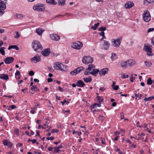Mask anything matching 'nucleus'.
I'll use <instances>...</instances> for the list:
<instances>
[{"label":"nucleus","instance_id":"ddd939ff","mask_svg":"<svg viewBox=\"0 0 154 154\" xmlns=\"http://www.w3.org/2000/svg\"><path fill=\"white\" fill-rule=\"evenodd\" d=\"M14 59L12 57H7L4 59V61L7 64H9L13 62Z\"/></svg>","mask_w":154,"mask_h":154},{"label":"nucleus","instance_id":"de8ad7c7","mask_svg":"<svg viewBox=\"0 0 154 154\" xmlns=\"http://www.w3.org/2000/svg\"><path fill=\"white\" fill-rule=\"evenodd\" d=\"M112 89L115 90H117L119 88L118 85H114L112 87Z\"/></svg>","mask_w":154,"mask_h":154},{"label":"nucleus","instance_id":"9d476101","mask_svg":"<svg viewBox=\"0 0 154 154\" xmlns=\"http://www.w3.org/2000/svg\"><path fill=\"white\" fill-rule=\"evenodd\" d=\"M84 68L82 66H80L77 68L73 71L70 72V74L71 76H74L79 74L80 72L84 69Z\"/></svg>","mask_w":154,"mask_h":154},{"label":"nucleus","instance_id":"58836bf2","mask_svg":"<svg viewBox=\"0 0 154 154\" xmlns=\"http://www.w3.org/2000/svg\"><path fill=\"white\" fill-rule=\"evenodd\" d=\"M99 31H101V32H104L106 30V27H100L98 29Z\"/></svg>","mask_w":154,"mask_h":154},{"label":"nucleus","instance_id":"2f4dec72","mask_svg":"<svg viewBox=\"0 0 154 154\" xmlns=\"http://www.w3.org/2000/svg\"><path fill=\"white\" fill-rule=\"evenodd\" d=\"M37 109V108H36L34 107H32L31 109L30 112L32 114H34L35 113V111Z\"/></svg>","mask_w":154,"mask_h":154},{"label":"nucleus","instance_id":"4468645a","mask_svg":"<svg viewBox=\"0 0 154 154\" xmlns=\"http://www.w3.org/2000/svg\"><path fill=\"white\" fill-rule=\"evenodd\" d=\"M108 70V68H105L102 69L100 70V71H99V74L100 76H103L106 74Z\"/></svg>","mask_w":154,"mask_h":154},{"label":"nucleus","instance_id":"20e7f679","mask_svg":"<svg viewBox=\"0 0 154 154\" xmlns=\"http://www.w3.org/2000/svg\"><path fill=\"white\" fill-rule=\"evenodd\" d=\"M45 5L42 3H38L35 5L33 7V9L34 10L38 11H43L45 9Z\"/></svg>","mask_w":154,"mask_h":154},{"label":"nucleus","instance_id":"5701e85b","mask_svg":"<svg viewBox=\"0 0 154 154\" xmlns=\"http://www.w3.org/2000/svg\"><path fill=\"white\" fill-rule=\"evenodd\" d=\"M45 30L42 28H39L37 29L36 30L37 33L39 35H42V33Z\"/></svg>","mask_w":154,"mask_h":154},{"label":"nucleus","instance_id":"f03ea898","mask_svg":"<svg viewBox=\"0 0 154 154\" xmlns=\"http://www.w3.org/2000/svg\"><path fill=\"white\" fill-rule=\"evenodd\" d=\"M32 47L36 52H38L39 50H42L43 47L40 42L38 40H34L32 43Z\"/></svg>","mask_w":154,"mask_h":154},{"label":"nucleus","instance_id":"f8f14e48","mask_svg":"<svg viewBox=\"0 0 154 154\" xmlns=\"http://www.w3.org/2000/svg\"><path fill=\"white\" fill-rule=\"evenodd\" d=\"M134 4L132 1H128L125 5V7L126 9H130L134 6Z\"/></svg>","mask_w":154,"mask_h":154},{"label":"nucleus","instance_id":"7ed1b4c3","mask_svg":"<svg viewBox=\"0 0 154 154\" xmlns=\"http://www.w3.org/2000/svg\"><path fill=\"white\" fill-rule=\"evenodd\" d=\"M53 67L56 70H60L62 71H65L66 69V66L62 64V63L60 62H56L54 63Z\"/></svg>","mask_w":154,"mask_h":154},{"label":"nucleus","instance_id":"3c124183","mask_svg":"<svg viewBox=\"0 0 154 154\" xmlns=\"http://www.w3.org/2000/svg\"><path fill=\"white\" fill-rule=\"evenodd\" d=\"M97 100L99 102H101L102 101V97L98 96L97 97Z\"/></svg>","mask_w":154,"mask_h":154},{"label":"nucleus","instance_id":"473e14b6","mask_svg":"<svg viewBox=\"0 0 154 154\" xmlns=\"http://www.w3.org/2000/svg\"><path fill=\"white\" fill-rule=\"evenodd\" d=\"M16 106L15 105H10L8 107H7L6 109L8 110H11L15 108Z\"/></svg>","mask_w":154,"mask_h":154},{"label":"nucleus","instance_id":"aec40b11","mask_svg":"<svg viewBox=\"0 0 154 154\" xmlns=\"http://www.w3.org/2000/svg\"><path fill=\"white\" fill-rule=\"evenodd\" d=\"M136 63V61L133 60H128L127 62V66H133Z\"/></svg>","mask_w":154,"mask_h":154},{"label":"nucleus","instance_id":"79ce46f5","mask_svg":"<svg viewBox=\"0 0 154 154\" xmlns=\"http://www.w3.org/2000/svg\"><path fill=\"white\" fill-rule=\"evenodd\" d=\"M54 150L53 151L54 153H56L60 151V150L57 147H55L54 148Z\"/></svg>","mask_w":154,"mask_h":154},{"label":"nucleus","instance_id":"72a5a7b5","mask_svg":"<svg viewBox=\"0 0 154 154\" xmlns=\"http://www.w3.org/2000/svg\"><path fill=\"white\" fill-rule=\"evenodd\" d=\"M154 99V97L153 96L147 98H145L144 99V100L145 101H149L151 100Z\"/></svg>","mask_w":154,"mask_h":154},{"label":"nucleus","instance_id":"ea45409f","mask_svg":"<svg viewBox=\"0 0 154 154\" xmlns=\"http://www.w3.org/2000/svg\"><path fill=\"white\" fill-rule=\"evenodd\" d=\"M14 132L16 135L17 136H18L19 134V130L17 128H15L14 129Z\"/></svg>","mask_w":154,"mask_h":154},{"label":"nucleus","instance_id":"39448f33","mask_svg":"<svg viewBox=\"0 0 154 154\" xmlns=\"http://www.w3.org/2000/svg\"><path fill=\"white\" fill-rule=\"evenodd\" d=\"M122 39V37L119 36L116 39H112L111 41L112 46L116 48H118L120 45Z\"/></svg>","mask_w":154,"mask_h":154},{"label":"nucleus","instance_id":"864d4df0","mask_svg":"<svg viewBox=\"0 0 154 154\" xmlns=\"http://www.w3.org/2000/svg\"><path fill=\"white\" fill-rule=\"evenodd\" d=\"M47 139L48 140H53L54 139V138L52 137H47Z\"/></svg>","mask_w":154,"mask_h":154},{"label":"nucleus","instance_id":"1a4fd4ad","mask_svg":"<svg viewBox=\"0 0 154 154\" xmlns=\"http://www.w3.org/2000/svg\"><path fill=\"white\" fill-rule=\"evenodd\" d=\"M152 45H149L144 46L143 50L147 52V54L148 56H151L153 55L152 51Z\"/></svg>","mask_w":154,"mask_h":154},{"label":"nucleus","instance_id":"f704fd0d","mask_svg":"<svg viewBox=\"0 0 154 154\" xmlns=\"http://www.w3.org/2000/svg\"><path fill=\"white\" fill-rule=\"evenodd\" d=\"M83 80L85 82L88 83L90 82L92 80V79L91 78H84Z\"/></svg>","mask_w":154,"mask_h":154},{"label":"nucleus","instance_id":"6ab92c4d","mask_svg":"<svg viewBox=\"0 0 154 154\" xmlns=\"http://www.w3.org/2000/svg\"><path fill=\"white\" fill-rule=\"evenodd\" d=\"M3 144L5 146H8V147H11L12 146V143L10 141L7 140H4L3 141Z\"/></svg>","mask_w":154,"mask_h":154},{"label":"nucleus","instance_id":"0e129e2a","mask_svg":"<svg viewBox=\"0 0 154 154\" xmlns=\"http://www.w3.org/2000/svg\"><path fill=\"white\" fill-rule=\"evenodd\" d=\"M100 90L102 91H103L105 90V88L103 87H101L100 88Z\"/></svg>","mask_w":154,"mask_h":154},{"label":"nucleus","instance_id":"774afa93","mask_svg":"<svg viewBox=\"0 0 154 154\" xmlns=\"http://www.w3.org/2000/svg\"><path fill=\"white\" fill-rule=\"evenodd\" d=\"M53 149V148L52 147H48V149L49 151H51Z\"/></svg>","mask_w":154,"mask_h":154},{"label":"nucleus","instance_id":"5fc2aeb1","mask_svg":"<svg viewBox=\"0 0 154 154\" xmlns=\"http://www.w3.org/2000/svg\"><path fill=\"white\" fill-rule=\"evenodd\" d=\"M15 76L19 75L20 76V73L19 71H17L16 73H15Z\"/></svg>","mask_w":154,"mask_h":154},{"label":"nucleus","instance_id":"4d7b16f0","mask_svg":"<svg viewBox=\"0 0 154 154\" xmlns=\"http://www.w3.org/2000/svg\"><path fill=\"white\" fill-rule=\"evenodd\" d=\"M120 134V132L116 131L114 133V135L115 136H117Z\"/></svg>","mask_w":154,"mask_h":154},{"label":"nucleus","instance_id":"e2e57ef3","mask_svg":"<svg viewBox=\"0 0 154 154\" xmlns=\"http://www.w3.org/2000/svg\"><path fill=\"white\" fill-rule=\"evenodd\" d=\"M39 103H34V106L35 107L37 108L38 106H39Z\"/></svg>","mask_w":154,"mask_h":154},{"label":"nucleus","instance_id":"cd10ccee","mask_svg":"<svg viewBox=\"0 0 154 154\" xmlns=\"http://www.w3.org/2000/svg\"><path fill=\"white\" fill-rule=\"evenodd\" d=\"M117 56L116 54L113 53L112 54V55L111 57V58L112 60H115L117 59Z\"/></svg>","mask_w":154,"mask_h":154},{"label":"nucleus","instance_id":"9b49d317","mask_svg":"<svg viewBox=\"0 0 154 154\" xmlns=\"http://www.w3.org/2000/svg\"><path fill=\"white\" fill-rule=\"evenodd\" d=\"M31 61L34 63H36L41 60V57L38 55H36L30 59Z\"/></svg>","mask_w":154,"mask_h":154},{"label":"nucleus","instance_id":"69168bd1","mask_svg":"<svg viewBox=\"0 0 154 154\" xmlns=\"http://www.w3.org/2000/svg\"><path fill=\"white\" fill-rule=\"evenodd\" d=\"M53 81V79L51 78H49L48 79V82H51Z\"/></svg>","mask_w":154,"mask_h":154},{"label":"nucleus","instance_id":"37998d69","mask_svg":"<svg viewBox=\"0 0 154 154\" xmlns=\"http://www.w3.org/2000/svg\"><path fill=\"white\" fill-rule=\"evenodd\" d=\"M152 83V81L150 78H149V79L147 80V84L148 85H150Z\"/></svg>","mask_w":154,"mask_h":154},{"label":"nucleus","instance_id":"0eeeda50","mask_svg":"<svg viewBox=\"0 0 154 154\" xmlns=\"http://www.w3.org/2000/svg\"><path fill=\"white\" fill-rule=\"evenodd\" d=\"M94 60L92 57L89 56L83 57L82 59V62L85 64H87L93 62Z\"/></svg>","mask_w":154,"mask_h":154},{"label":"nucleus","instance_id":"e433bc0d","mask_svg":"<svg viewBox=\"0 0 154 154\" xmlns=\"http://www.w3.org/2000/svg\"><path fill=\"white\" fill-rule=\"evenodd\" d=\"M154 0H144V2L145 4L151 3L153 2Z\"/></svg>","mask_w":154,"mask_h":154},{"label":"nucleus","instance_id":"393cba45","mask_svg":"<svg viewBox=\"0 0 154 154\" xmlns=\"http://www.w3.org/2000/svg\"><path fill=\"white\" fill-rule=\"evenodd\" d=\"M6 5L5 2H0V11H4L6 8Z\"/></svg>","mask_w":154,"mask_h":154},{"label":"nucleus","instance_id":"c85d7f7f","mask_svg":"<svg viewBox=\"0 0 154 154\" xmlns=\"http://www.w3.org/2000/svg\"><path fill=\"white\" fill-rule=\"evenodd\" d=\"M31 89L32 91H34L38 92L39 91V89L36 86V85L34 84L33 86H32L31 88Z\"/></svg>","mask_w":154,"mask_h":154},{"label":"nucleus","instance_id":"a878e982","mask_svg":"<svg viewBox=\"0 0 154 154\" xmlns=\"http://www.w3.org/2000/svg\"><path fill=\"white\" fill-rule=\"evenodd\" d=\"M14 49L16 50H18L19 49V48L16 45H11L9 46L8 48V49L10 50L11 49Z\"/></svg>","mask_w":154,"mask_h":154},{"label":"nucleus","instance_id":"a18cd8bd","mask_svg":"<svg viewBox=\"0 0 154 154\" xmlns=\"http://www.w3.org/2000/svg\"><path fill=\"white\" fill-rule=\"evenodd\" d=\"M142 137L141 136V134H138L137 135V136L135 138V139L137 140H139Z\"/></svg>","mask_w":154,"mask_h":154},{"label":"nucleus","instance_id":"c756f323","mask_svg":"<svg viewBox=\"0 0 154 154\" xmlns=\"http://www.w3.org/2000/svg\"><path fill=\"white\" fill-rule=\"evenodd\" d=\"M99 24L100 23H95L93 26H91V28L94 30H96Z\"/></svg>","mask_w":154,"mask_h":154},{"label":"nucleus","instance_id":"4c0bfd02","mask_svg":"<svg viewBox=\"0 0 154 154\" xmlns=\"http://www.w3.org/2000/svg\"><path fill=\"white\" fill-rule=\"evenodd\" d=\"M97 107H100V105L99 104H97V103H94L93 104V107L92 108V110L93 111H94V110H93V109H94V108Z\"/></svg>","mask_w":154,"mask_h":154},{"label":"nucleus","instance_id":"13d9d810","mask_svg":"<svg viewBox=\"0 0 154 154\" xmlns=\"http://www.w3.org/2000/svg\"><path fill=\"white\" fill-rule=\"evenodd\" d=\"M132 97H133V98H134L135 97H136V99L138 100V98H139V95L138 94H135L134 95V96H133Z\"/></svg>","mask_w":154,"mask_h":154},{"label":"nucleus","instance_id":"c03bdc74","mask_svg":"<svg viewBox=\"0 0 154 154\" xmlns=\"http://www.w3.org/2000/svg\"><path fill=\"white\" fill-rule=\"evenodd\" d=\"M144 63H145L147 67H150L152 65V64L150 63H149L146 61H145Z\"/></svg>","mask_w":154,"mask_h":154},{"label":"nucleus","instance_id":"412c9836","mask_svg":"<svg viewBox=\"0 0 154 154\" xmlns=\"http://www.w3.org/2000/svg\"><path fill=\"white\" fill-rule=\"evenodd\" d=\"M46 1L47 3L50 5H55L57 3L55 0H46Z\"/></svg>","mask_w":154,"mask_h":154},{"label":"nucleus","instance_id":"7c9ffc66","mask_svg":"<svg viewBox=\"0 0 154 154\" xmlns=\"http://www.w3.org/2000/svg\"><path fill=\"white\" fill-rule=\"evenodd\" d=\"M121 66L123 68H125L127 66V62L125 61H122L121 63Z\"/></svg>","mask_w":154,"mask_h":154},{"label":"nucleus","instance_id":"4be33fe9","mask_svg":"<svg viewBox=\"0 0 154 154\" xmlns=\"http://www.w3.org/2000/svg\"><path fill=\"white\" fill-rule=\"evenodd\" d=\"M66 0H58V5L61 6L63 7L66 5Z\"/></svg>","mask_w":154,"mask_h":154},{"label":"nucleus","instance_id":"052dcab7","mask_svg":"<svg viewBox=\"0 0 154 154\" xmlns=\"http://www.w3.org/2000/svg\"><path fill=\"white\" fill-rule=\"evenodd\" d=\"M99 34L100 36H103L104 35L105 33L104 32H101L99 33Z\"/></svg>","mask_w":154,"mask_h":154},{"label":"nucleus","instance_id":"680f3d73","mask_svg":"<svg viewBox=\"0 0 154 154\" xmlns=\"http://www.w3.org/2000/svg\"><path fill=\"white\" fill-rule=\"evenodd\" d=\"M151 42L152 44L154 46V37L152 38L151 39Z\"/></svg>","mask_w":154,"mask_h":154},{"label":"nucleus","instance_id":"6e6552de","mask_svg":"<svg viewBox=\"0 0 154 154\" xmlns=\"http://www.w3.org/2000/svg\"><path fill=\"white\" fill-rule=\"evenodd\" d=\"M143 19L146 22H149L151 19V17L149 11H145L143 14Z\"/></svg>","mask_w":154,"mask_h":154},{"label":"nucleus","instance_id":"b1692460","mask_svg":"<svg viewBox=\"0 0 154 154\" xmlns=\"http://www.w3.org/2000/svg\"><path fill=\"white\" fill-rule=\"evenodd\" d=\"M14 17L16 19H21L23 17V15L22 14H16Z\"/></svg>","mask_w":154,"mask_h":154},{"label":"nucleus","instance_id":"bb28decb","mask_svg":"<svg viewBox=\"0 0 154 154\" xmlns=\"http://www.w3.org/2000/svg\"><path fill=\"white\" fill-rule=\"evenodd\" d=\"M134 75H133V73L131 72L129 73L128 74H127L126 75H125L124 73H123L121 74V75L122 77H125V76H126V77H128V76L132 77Z\"/></svg>","mask_w":154,"mask_h":154},{"label":"nucleus","instance_id":"09e8293b","mask_svg":"<svg viewBox=\"0 0 154 154\" xmlns=\"http://www.w3.org/2000/svg\"><path fill=\"white\" fill-rule=\"evenodd\" d=\"M16 35L15 36L14 38H15L17 39L19 38L20 37V35L19 33V32H17L16 33Z\"/></svg>","mask_w":154,"mask_h":154},{"label":"nucleus","instance_id":"c9c22d12","mask_svg":"<svg viewBox=\"0 0 154 154\" xmlns=\"http://www.w3.org/2000/svg\"><path fill=\"white\" fill-rule=\"evenodd\" d=\"M5 48L4 47H1L0 48V53L3 55L5 54V51L4 50Z\"/></svg>","mask_w":154,"mask_h":154},{"label":"nucleus","instance_id":"6e6d98bb","mask_svg":"<svg viewBox=\"0 0 154 154\" xmlns=\"http://www.w3.org/2000/svg\"><path fill=\"white\" fill-rule=\"evenodd\" d=\"M63 113L65 115H67L70 113L69 111V110L64 111H63Z\"/></svg>","mask_w":154,"mask_h":154},{"label":"nucleus","instance_id":"a19ab883","mask_svg":"<svg viewBox=\"0 0 154 154\" xmlns=\"http://www.w3.org/2000/svg\"><path fill=\"white\" fill-rule=\"evenodd\" d=\"M101 141L102 143L105 145L106 144V140L105 138L103 137H101Z\"/></svg>","mask_w":154,"mask_h":154},{"label":"nucleus","instance_id":"603ef678","mask_svg":"<svg viewBox=\"0 0 154 154\" xmlns=\"http://www.w3.org/2000/svg\"><path fill=\"white\" fill-rule=\"evenodd\" d=\"M154 31V28H150L149 29L147 30L148 32H152Z\"/></svg>","mask_w":154,"mask_h":154},{"label":"nucleus","instance_id":"bf43d9fd","mask_svg":"<svg viewBox=\"0 0 154 154\" xmlns=\"http://www.w3.org/2000/svg\"><path fill=\"white\" fill-rule=\"evenodd\" d=\"M0 77H8V75H5L4 74H2L1 75Z\"/></svg>","mask_w":154,"mask_h":154},{"label":"nucleus","instance_id":"dca6fc26","mask_svg":"<svg viewBox=\"0 0 154 154\" xmlns=\"http://www.w3.org/2000/svg\"><path fill=\"white\" fill-rule=\"evenodd\" d=\"M51 39L53 40L57 41L60 39V36L56 34H52L50 35Z\"/></svg>","mask_w":154,"mask_h":154},{"label":"nucleus","instance_id":"f257e3e1","mask_svg":"<svg viewBox=\"0 0 154 154\" xmlns=\"http://www.w3.org/2000/svg\"><path fill=\"white\" fill-rule=\"evenodd\" d=\"M99 70L95 69V66L93 64H89L88 68H87L84 72L85 75L91 74L94 76H96V74L99 72Z\"/></svg>","mask_w":154,"mask_h":154},{"label":"nucleus","instance_id":"8fccbe9b","mask_svg":"<svg viewBox=\"0 0 154 154\" xmlns=\"http://www.w3.org/2000/svg\"><path fill=\"white\" fill-rule=\"evenodd\" d=\"M34 74V72L33 71H31L29 72V75L30 76H33Z\"/></svg>","mask_w":154,"mask_h":154},{"label":"nucleus","instance_id":"f3484780","mask_svg":"<svg viewBox=\"0 0 154 154\" xmlns=\"http://www.w3.org/2000/svg\"><path fill=\"white\" fill-rule=\"evenodd\" d=\"M103 47L105 50H107L109 49L110 46L109 42L103 40Z\"/></svg>","mask_w":154,"mask_h":154},{"label":"nucleus","instance_id":"338daca9","mask_svg":"<svg viewBox=\"0 0 154 154\" xmlns=\"http://www.w3.org/2000/svg\"><path fill=\"white\" fill-rule=\"evenodd\" d=\"M61 141L60 140H59L57 142H54V144H56V145H57V144H58L59 143H60L61 142Z\"/></svg>","mask_w":154,"mask_h":154},{"label":"nucleus","instance_id":"423d86ee","mask_svg":"<svg viewBox=\"0 0 154 154\" xmlns=\"http://www.w3.org/2000/svg\"><path fill=\"white\" fill-rule=\"evenodd\" d=\"M71 47L77 50H79L82 48L83 44L80 42L78 41L76 42L71 43Z\"/></svg>","mask_w":154,"mask_h":154},{"label":"nucleus","instance_id":"2eb2a0df","mask_svg":"<svg viewBox=\"0 0 154 154\" xmlns=\"http://www.w3.org/2000/svg\"><path fill=\"white\" fill-rule=\"evenodd\" d=\"M50 53V50L49 48L43 50L42 52V54L44 56H47Z\"/></svg>","mask_w":154,"mask_h":154},{"label":"nucleus","instance_id":"49530a36","mask_svg":"<svg viewBox=\"0 0 154 154\" xmlns=\"http://www.w3.org/2000/svg\"><path fill=\"white\" fill-rule=\"evenodd\" d=\"M51 132L53 133H57L59 132V130L57 129H52L51 131Z\"/></svg>","mask_w":154,"mask_h":154},{"label":"nucleus","instance_id":"a211bd4d","mask_svg":"<svg viewBox=\"0 0 154 154\" xmlns=\"http://www.w3.org/2000/svg\"><path fill=\"white\" fill-rule=\"evenodd\" d=\"M77 86L80 87H83L85 86L84 82L82 80H79L76 83Z\"/></svg>","mask_w":154,"mask_h":154}]
</instances>
